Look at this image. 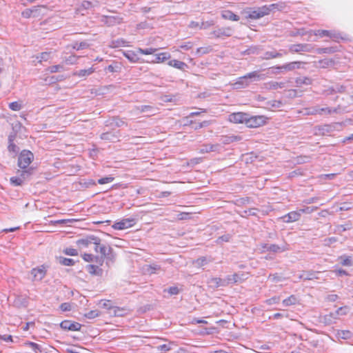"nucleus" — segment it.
Returning a JSON list of instances; mask_svg holds the SVG:
<instances>
[{"instance_id": "nucleus-1", "label": "nucleus", "mask_w": 353, "mask_h": 353, "mask_svg": "<svg viewBox=\"0 0 353 353\" xmlns=\"http://www.w3.org/2000/svg\"><path fill=\"white\" fill-rule=\"evenodd\" d=\"M94 250L97 253H100L101 256H95V262L102 265L104 259L113 261L115 254L113 253V249L110 245L101 243V239L99 238V244H94Z\"/></svg>"}, {"instance_id": "nucleus-2", "label": "nucleus", "mask_w": 353, "mask_h": 353, "mask_svg": "<svg viewBox=\"0 0 353 353\" xmlns=\"http://www.w3.org/2000/svg\"><path fill=\"white\" fill-rule=\"evenodd\" d=\"M261 75L258 72L254 71L247 74L239 77L237 81L233 84L235 89H242L250 85L252 81H259L261 79Z\"/></svg>"}, {"instance_id": "nucleus-3", "label": "nucleus", "mask_w": 353, "mask_h": 353, "mask_svg": "<svg viewBox=\"0 0 353 353\" xmlns=\"http://www.w3.org/2000/svg\"><path fill=\"white\" fill-rule=\"evenodd\" d=\"M343 127V123L336 122L330 124L318 125L314 128V134L317 136L328 135L334 131H339Z\"/></svg>"}, {"instance_id": "nucleus-4", "label": "nucleus", "mask_w": 353, "mask_h": 353, "mask_svg": "<svg viewBox=\"0 0 353 353\" xmlns=\"http://www.w3.org/2000/svg\"><path fill=\"white\" fill-rule=\"evenodd\" d=\"M266 8L261 7H253L246 8L242 11V14L244 15L245 18L248 19L256 20L266 16Z\"/></svg>"}, {"instance_id": "nucleus-5", "label": "nucleus", "mask_w": 353, "mask_h": 353, "mask_svg": "<svg viewBox=\"0 0 353 353\" xmlns=\"http://www.w3.org/2000/svg\"><path fill=\"white\" fill-rule=\"evenodd\" d=\"M34 159V154L32 152L23 150L18 157L17 165L21 169L30 168L29 165Z\"/></svg>"}, {"instance_id": "nucleus-6", "label": "nucleus", "mask_w": 353, "mask_h": 353, "mask_svg": "<svg viewBox=\"0 0 353 353\" xmlns=\"http://www.w3.org/2000/svg\"><path fill=\"white\" fill-rule=\"evenodd\" d=\"M268 118L263 115L251 116L248 114L246 120V126L248 128H259L266 123Z\"/></svg>"}, {"instance_id": "nucleus-7", "label": "nucleus", "mask_w": 353, "mask_h": 353, "mask_svg": "<svg viewBox=\"0 0 353 353\" xmlns=\"http://www.w3.org/2000/svg\"><path fill=\"white\" fill-rule=\"evenodd\" d=\"M234 29L232 27H216L210 32L211 37L224 38L229 37L232 35Z\"/></svg>"}, {"instance_id": "nucleus-8", "label": "nucleus", "mask_w": 353, "mask_h": 353, "mask_svg": "<svg viewBox=\"0 0 353 353\" xmlns=\"http://www.w3.org/2000/svg\"><path fill=\"white\" fill-rule=\"evenodd\" d=\"M99 237L94 235H86L76 241L79 248H88L90 244H99Z\"/></svg>"}, {"instance_id": "nucleus-9", "label": "nucleus", "mask_w": 353, "mask_h": 353, "mask_svg": "<svg viewBox=\"0 0 353 353\" xmlns=\"http://www.w3.org/2000/svg\"><path fill=\"white\" fill-rule=\"evenodd\" d=\"M261 248L264 251L272 253H280L289 250L288 245L286 243L281 245L263 243L261 245Z\"/></svg>"}, {"instance_id": "nucleus-10", "label": "nucleus", "mask_w": 353, "mask_h": 353, "mask_svg": "<svg viewBox=\"0 0 353 353\" xmlns=\"http://www.w3.org/2000/svg\"><path fill=\"white\" fill-rule=\"evenodd\" d=\"M48 266L41 265L37 268H32L30 274L32 276V281H40L46 275Z\"/></svg>"}, {"instance_id": "nucleus-11", "label": "nucleus", "mask_w": 353, "mask_h": 353, "mask_svg": "<svg viewBox=\"0 0 353 353\" xmlns=\"http://www.w3.org/2000/svg\"><path fill=\"white\" fill-rule=\"evenodd\" d=\"M314 50V47L308 43H297L289 46V52L290 53H300L301 52H311Z\"/></svg>"}, {"instance_id": "nucleus-12", "label": "nucleus", "mask_w": 353, "mask_h": 353, "mask_svg": "<svg viewBox=\"0 0 353 353\" xmlns=\"http://www.w3.org/2000/svg\"><path fill=\"white\" fill-rule=\"evenodd\" d=\"M248 272L234 273L226 276L228 285L230 283H241L248 278Z\"/></svg>"}, {"instance_id": "nucleus-13", "label": "nucleus", "mask_w": 353, "mask_h": 353, "mask_svg": "<svg viewBox=\"0 0 353 353\" xmlns=\"http://www.w3.org/2000/svg\"><path fill=\"white\" fill-rule=\"evenodd\" d=\"M136 223L134 219H124L120 221L116 222L112 225L114 230H122L133 226Z\"/></svg>"}, {"instance_id": "nucleus-14", "label": "nucleus", "mask_w": 353, "mask_h": 353, "mask_svg": "<svg viewBox=\"0 0 353 353\" xmlns=\"http://www.w3.org/2000/svg\"><path fill=\"white\" fill-rule=\"evenodd\" d=\"M60 327L64 330L80 331L82 325L78 322L64 320L61 322Z\"/></svg>"}, {"instance_id": "nucleus-15", "label": "nucleus", "mask_w": 353, "mask_h": 353, "mask_svg": "<svg viewBox=\"0 0 353 353\" xmlns=\"http://www.w3.org/2000/svg\"><path fill=\"white\" fill-rule=\"evenodd\" d=\"M248 114L244 112H236L230 115V121L234 123H246Z\"/></svg>"}, {"instance_id": "nucleus-16", "label": "nucleus", "mask_w": 353, "mask_h": 353, "mask_svg": "<svg viewBox=\"0 0 353 353\" xmlns=\"http://www.w3.org/2000/svg\"><path fill=\"white\" fill-rule=\"evenodd\" d=\"M301 218V212L298 211H292L287 214L280 217L279 219L282 220L284 223H292L296 221H299Z\"/></svg>"}, {"instance_id": "nucleus-17", "label": "nucleus", "mask_w": 353, "mask_h": 353, "mask_svg": "<svg viewBox=\"0 0 353 353\" xmlns=\"http://www.w3.org/2000/svg\"><path fill=\"white\" fill-rule=\"evenodd\" d=\"M120 137V132L119 130L116 132L108 131L102 133L100 135V138L102 140L108 141L110 142H114L116 140H118Z\"/></svg>"}, {"instance_id": "nucleus-18", "label": "nucleus", "mask_w": 353, "mask_h": 353, "mask_svg": "<svg viewBox=\"0 0 353 353\" xmlns=\"http://www.w3.org/2000/svg\"><path fill=\"white\" fill-rule=\"evenodd\" d=\"M221 145L219 143L216 144H203L199 150V152L201 154L208 153L210 152H219L221 150Z\"/></svg>"}, {"instance_id": "nucleus-19", "label": "nucleus", "mask_w": 353, "mask_h": 353, "mask_svg": "<svg viewBox=\"0 0 353 353\" xmlns=\"http://www.w3.org/2000/svg\"><path fill=\"white\" fill-rule=\"evenodd\" d=\"M123 19L119 16H103L102 21L108 26H113L122 22Z\"/></svg>"}, {"instance_id": "nucleus-20", "label": "nucleus", "mask_w": 353, "mask_h": 353, "mask_svg": "<svg viewBox=\"0 0 353 353\" xmlns=\"http://www.w3.org/2000/svg\"><path fill=\"white\" fill-rule=\"evenodd\" d=\"M34 171L35 168L31 166L26 169H21V170H18L17 174L24 182L25 181L28 180L30 178V176L34 174Z\"/></svg>"}, {"instance_id": "nucleus-21", "label": "nucleus", "mask_w": 353, "mask_h": 353, "mask_svg": "<svg viewBox=\"0 0 353 353\" xmlns=\"http://www.w3.org/2000/svg\"><path fill=\"white\" fill-rule=\"evenodd\" d=\"M137 110L141 112L146 113V116L150 117L157 113V108L152 105H143L137 107Z\"/></svg>"}, {"instance_id": "nucleus-22", "label": "nucleus", "mask_w": 353, "mask_h": 353, "mask_svg": "<svg viewBox=\"0 0 353 353\" xmlns=\"http://www.w3.org/2000/svg\"><path fill=\"white\" fill-rule=\"evenodd\" d=\"M208 283L212 288H217L219 287H225L228 285L226 278L225 279H222L221 278H211L208 281Z\"/></svg>"}, {"instance_id": "nucleus-23", "label": "nucleus", "mask_w": 353, "mask_h": 353, "mask_svg": "<svg viewBox=\"0 0 353 353\" xmlns=\"http://www.w3.org/2000/svg\"><path fill=\"white\" fill-rule=\"evenodd\" d=\"M314 34L316 36H319L321 37H328L330 38H333V39H339V34H337L332 31L325 30H316L314 32Z\"/></svg>"}, {"instance_id": "nucleus-24", "label": "nucleus", "mask_w": 353, "mask_h": 353, "mask_svg": "<svg viewBox=\"0 0 353 353\" xmlns=\"http://www.w3.org/2000/svg\"><path fill=\"white\" fill-rule=\"evenodd\" d=\"M85 269L87 272L92 275L101 276L103 274V270L96 265H87Z\"/></svg>"}, {"instance_id": "nucleus-25", "label": "nucleus", "mask_w": 353, "mask_h": 353, "mask_svg": "<svg viewBox=\"0 0 353 353\" xmlns=\"http://www.w3.org/2000/svg\"><path fill=\"white\" fill-rule=\"evenodd\" d=\"M112 125H114V126L117 128L121 127L123 125H128V124L124 121L117 117H114L111 119V120L105 121L106 126Z\"/></svg>"}, {"instance_id": "nucleus-26", "label": "nucleus", "mask_w": 353, "mask_h": 353, "mask_svg": "<svg viewBox=\"0 0 353 353\" xmlns=\"http://www.w3.org/2000/svg\"><path fill=\"white\" fill-rule=\"evenodd\" d=\"M317 272H315L314 271L303 272L299 276V279L305 281L319 279V278L317 276Z\"/></svg>"}, {"instance_id": "nucleus-27", "label": "nucleus", "mask_w": 353, "mask_h": 353, "mask_svg": "<svg viewBox=\"0 0 353 353\" xmlns=\"http://www.w3.org/2000/svg\"><path fill=\"white\" fill-rule=\"evenodd\" d=\"M316 64L317 68H327L329 67L333 66L334 61L332 59H323L317 61Z\"/></svg>"}, {"instance_id": "nucleus-28", "label": "nucleus", "mask_w": 353, "mask_h": 353, "mask_svg": "<svg viewBox=\"0 0 353 353\" xmlns=\"http://www.w3.org/2000/svg\"><path fill=\"white\" fill-rule=\"evenodd\" d=\"M221 17L224 19H228V20L234 21H238L240 19L238 15H236V14H234V12H232L230 10L223 11L221 13Z\"/></svg>"}, {"instance_id": "nucleus-29", "label": "nucleus", "mask_w": 353, "mask_h": 353, "mask_svg": "<svg viewBox=\"0 0 353 353\" xmlns=\"http://www.w3.org/2000/svg\"><path fill=\"white\" fill-rule=\"evenodd\" d=\"M94 72V69L91 67L88 69H83L80 70L74 71L72 74L73 76H77L79 77H84L90 75Z\"/></svg>"}, {"instance_id": "nucleus-30", "label": "nucleus", "mask_w": 353, "mask_h": 353, "mask_svg": "<svg viewBox=\"0 0 353 353\" xmlns=\"http://www.w3.org/2000/svg\"><path fill=\"white\" fill-rule=\"evenodd\" d=\"M295 83L297 86H301L302 85H308L312 84V80L307 77H300L296 79Z\"/></svg>"}, {"instance_id": "nucleus-31", "label": "nucleus", "mask_w": 353, "mask_h": 353, "mask_svg": "<svg viewBox=\"0 0 353 353\" xmlns=\"http://www.w3.org/2000/svg\"><path fill=\"white\" fill-rule=\"evenodd\" d=\"M168 65L182 70H184L185 68L187 67V64L185 63L176 59L170 61L168 62Z\"/></svg>"}, {"instance_id": "nucleus-32", "label": "nucleus", "mask_w": 353, "mask_h": 353, "mask_svg": "<svg viewBox=\"0 0 353 353\" xmlns=\"http://www.w3.org/2000/svg\"><path fill=\"white\" fill-rule=\"evenodd\" d=\"M273 69L277 70V71L275 72V73H279L281 72L282 70H284L285 71H292L294 70V64H292V62L285 63L283 65L276 66L273 68Z\"/></svg>"}, {"instance_id": "nucleus-33", "label": "nucleus", "mask_w": 353, "mask_h": 353, "mask_svg": "<svg viewBox=\"0 0 353 353\" xmlns=\"http://www.w3.org/2000/svg\"><path fill=\"white\" fill-rule=\"evenodd\" d=\"M340 263L343 266H352L353 265V260L351 256H341L339 258Z\"/></svg>"}, {"instance_id": "nucleus-34", "label": "nucleus", "mask_w": 353, "mask_h": 353, "mask_svg": "<svg viewBox=\"0 0 353 353\" xmlns=\"http://www.w3.org/2000/svg\"><path fill=\"white\" fill-rule=\"evenodd\" d=\"M59 263L65 266H72L75 264V261L72 259L65 258L63 256H59L57 258Z\"/></svg>"}, {"instance_id": "nucleus-35", "label": "nucleus", "mask_w": 353, "mask_h": 353, "mask_svg": "<svg viewBox=\"0 0 353 353\" xmlns=\"http://www.w3.org/2000/svg\"><path fill=\"white\" fill-rule=\"evenodd\" d=\"M241 140V137L237 136H224L221 138V141L223 144H230L234 141Z\"/></svg>"}, {"instance_id": "nucleus-36", "label": "nucleus", "mask_w": 353, "mask_h": 353, "mask_svg": "<svg viewBox=\"0 0 353 353\" xmlns=\"http://www.w3.org/2000/svg\"><path fill=\"white\" fill-rule=\"evenodd\" d=\"M335 52H336L335 47L319 48L316 50V52L318 54H332Z\"/></svg>"}, {"instance_id": "nucleus-37", "label": "nucleus", "mask_w": 353, "mask_h": 353, "mask_svg": "<svg viewBox=\"0 0 353 353\" xmlns=\"http://www.w3.org/2000/svg\"><path fill=\"white\" fill-rule=\"evenodd\" d=\"M338 109L337 108H332L329 107L325 108H320L319 107V114L320 115H324V114H332L333 113H337Z\"/></svg>"}, {"instance_id": "nucleus-38", "label": "nucleus", "mask_w": 353, "mask_h": 353, "mask_svg": "<svg viewBox=\"0 0 353 353\" xmlns=\"http://www.w3.org/2000/svg\"><path fill=\"white\" fill-rule=\"evenodd\" d=\"M110 314L114 316H123L126 314V310L123 307L115 306Z\"/></svg>"}, {"instance_id": "nucleus-39", "label": "nucleus", "mask_w": 353, "mask_h": 353, "mask_svg": "<svg viewBox=\"0 0 353 353\" xmlns=\"http://www.w3.org/2000/svg\"><path fill=\"white\" fill-rule=\"evenodd\" d=\"M277 51L276 50H273L272 51H267L263 53V56L262 57L263 59H271L278 58Z\"/></svg>"}, {"instance_id": "nucleus-40", "label": "nucleus", "mask_w": 353, "mask_h": 353, "mask_svg": "<svg viewBox=\"0 0 353 353\" xmlns=\"http://www.w3.org/2000/svg\"><path fill=\"white\" fill-rule=\"evenodd\" d=\"M25 345L30 347L35 352H43V349L41 346L36 343L28 341L25 343Z\"/></svg>"}, {"instance_id": "nucleus-41", "label": "nucleus", "mask_w": 353, "mask_h": 353, "mask_svg": "<svg viewBox=\"0 0 353 353\" xmlns=\"http://www.w3.org/2000/svg\"><path fill=\"white\" fill-rule=\"evenodd\" d=\"M268 88L272 90H276L278 88H282L284 87V83L283 82H276V81H270L267 83Z\"/></svg>"}, {"instance_id": "nucleus-42", "label": "nucleus", "mask_w": 353, "mask_h": 353, "mask_svg": "<svg viewBox=\"0 0 353 353\" xmlns=\"http://www.w3.org/2000/svg\"><path fill=\"white\" fill-rule=\"evenodd\" d=\"M8 150L10 153L17 155L19 151V148L14 142H8Z\"/></svg>"}, {"instance_id": "nucleus-43", "label": "nucleus", "mask_w": 353, "mask_h": 353, "mask_svg": "<svg viewBox=\"0 0 353 353\" xmlns=\"http://www.w3.org/2000/svg\"><path fill=\"white\" fill-rule=\"evenodd\" d=\"M296 297L294 295H291L283 301V304L285 306H290L294 305L296 303Z\"/></svg>"}, {"instance_id": "nucleus-44", "label": "nucleus", "mask_w": 353, "mask_h": 353, "mask_svg": "<svg viewBox=\"0 0 353 353\" xmlns=\"http://www.w3.org/2000/svg\"><path fill=\"white\" fill-rule=\"evenodd\" d=\"M212 50V48L211 46H207V47H201L197 48L196 54L198 56H201L203 54H208Z\"/></svg>"}, {"instance_id": "nucleus-45", "label": "nucleus", "mask_w": 353, "mask_h": 353, "mask_svg": "<svg viewBox=\"0 0 353 353\" xmlns=\"http://www.w3.org/2000/svg\"><path fill=\"white\" fill-rule=\"evenodd\" d=\"M170 58V54L168 52H161L156 55V62H163Z\"/></svg>"}, {"instance_id": "nucleus-46", "label": "nucleus", "mask_w": 353, "mask_h": 353, "mask_svg": "<svg viewBox=\"0 0 353 353\" xmlns=\"http://www.w3.org/2000/svg\"><path fill=\"white\" fill-rule=\"evenodd\" d=\"M10 181L11 184L14 186H21L23 183V181H22V179L20 178V176L19 175H17L16 176L11 177L10 179Z\"/></svg>"}, {"instance_id": "nucleus-47", "label": "nucleus", "mask_w": 353, "mask_h": 353, "mask_svg": "<svg viewBox=\"0 0 353 353\" xmlns=\"http://www.w3.org/2000/svg\"><path fill=\"white\" fill-rule=\"evenodd\" d=\"M352 335V333L349 330H341L338 332L339 337L343 339H349Z\"/></svg>"}, {"instance_id": "nucleus-48", "label": "nucleus", "mask_w": 353, "mask_h": 353, "mask_svg": "<svg viewBox=\"0 0 353 353\" xmlns=\"http://www.w3.org/2000/svg\"><path fill=\"white\" fill-rule=\"evenodd\" d=\"M305 110H306L305 114L307 115L319 114V105L306 108Z\"/></svg>"}, {"instance_id": "nucleus-49", "label": "nucleus", "mask_w": 353, "mask_h": 353, "mask_svg": "<svg viewBox=\"0 0 353 353\" xmlns=\"http://www.w3.org/2000/svg\"><path fill=\"white\" fill-rule=\"evenodd\" d=\"M125 57L131 62L135 63L137 61L139 58L137 57V54H134L132 51H128L125 53H124Z\"/></svg>"}, {"instance_id": "nucleus-50", "label": "nucleus", "mask_w": 353, "mask_h": 353, "mask_svg": "<svg viewBox=\"0 0 353 353\" xmlns=\"http://www.w3.org/2000/svg\"><path fill=\"white\" fill-rule=\"evenodd\" d=\"M268 279L274 283H278V282L283 281L285 280V278L282 277L278 273L270 274V276H268Z\"/></svg>"}, {"instance_id": "nucleus-51", "label": "nucleus", "mask_w": 353, "mask_h": 353, "mask_svg": "<svg viewBox=\"0 0 353 353\" xmlns=\"http://www.w3.org/2000/svg\"><path fill=\"white\" fill-rule=\"evenodd\" d=\"M232 236L230 234H223L216 240L217 244H221L223 242H229Z\"/></svg>"}, {"instance_id": "nucleus-52", "label": "nucleus", "mask_w": 353, "mask_h": 353, "mask_svg": "<svg viewBox=\"0 0 353 353\" xmlns=\"http://www.w3.org/2000/svg\"><path fill=\"white\" fill-rule=\"evenodd\" d=\"M9 108L13 111H19L22 108V105L19 101H14L9 104Z\"/></svg>"}, {"instance_id": "nucleus-53", "label": "nucleus", "mask_w": 353, "mask_h": 353, "mask_svg": "<svg viewBox=\"0 0 353 353\" xmlns=\"http://www.w3.org/2000/svg\"><path fill=\"white\" fill-rule=\"evenodd\" d=\"M352 227V223L348 221L343 225H340L337 226L338 230L340 232H344L348 230H350Z\"/></svg>"}, {"instance_id": "nucleus-54", "label": "nucleus", "mask_w": 353, "mask_h": 353, "mask_svg": "<svg viewBox=\"0 0 353 353\" xmlns=\"http://www.w3.org/2000/svg\"><path fill=\"white\" fill-rule=\"evenodd\" d=\"M318 209V207H305V208H303L302 209H300L299 210V212H301V215L303 214V213H305V214H310L313 212H314L315 210H316Z\"/></svg>"}, {"instance_id": "nucleus-55", "label": "nucleus", "mask_w": 353, "mask_h": 353, "mask_svg": "<svg viewBox=\"0 0 353 353\" xmlns=\"http://www.w3.org/2000/svg\"><path fill=\"white\" fill-rule=\"evenodd\" d=\"M338 241L336 237L332 236L326 238L323 240V244L325 246H330L332 243H336Z\"/></svg>"}, {"instance_id": "nucleus-56", "label": "nucleus", "mask_w": 353, "mask_h": 353, "mask_svg": "<svg viewBox=\"0 0 353 353\" xmlns=\"http://www.w3.org/2000/svg\"><path fill=\"white\" fill-rule=\"evenodd\" d=\"M63 253L69 256H77L78 252L76 249L68 248L63 250Z\"/></svg>"}, {"instance_id": "nucleus-57", "label": "nucleus", "mask_w": 353, "mask_h": 353, "mask_svg": "<svg viewBox=\"0 0 353 353\" xmlns=\"http://www.w3.org/2000/svg\"><path fill=\"white\" fill-rule=\"evenodd\" d=\"M139 51L142 54H152L157 51L156 48H149L145 49L139 48Z\"/></svg>"}, {"instance_id": "nucleus-58", "label": "nucleus", "mask_w": 353, "mask_h": 353, "mask_svg": "<svg viewBox=\"0 0 353 353\" xmlns=\"http://www.w3.org/2000/svg\"><path fill=\"white\" fill-rule=\"evenodd\" d=\"M278 4L276 3H272V4H270V5H265V6H263V8H267V10H266V15H268L270 14V12L273 10H274L275 9L278 8Z\"/></svg>"}, {"instance_id": "nucleus-59", "label": "nucleus", "mask_w": 353, "mask_h": 353, "mask_svg": "<svg viewBox=\"0 0 353 353\" xmlns=\"http://www.w3.org/2000/svg\"><path fill=\"white\" fill-rule=\"evenodd\" d=\"M114 180V177H112L110 176H105V177H103V178H101V179H99L97 181V183L99 184H105V183H111Z\"/></svg>"}, {"instance_id": "nucleus-60", "label": "nucleus", "mask_w": 353, "mask_h": 353, "mask_svg": "<svg viewBox=\"0 0 353 353\" xmlns=\"http://www.w3.org/2000/svg\"><path fill=\"white\" fill-rule=\"evenodd\" d=\"M164 292H168L170 295H176L179 293V289L176 286H172L168 289H165Z\"/></svg>"}, {"instance_id": "nucleus-61", "label": "nucleus", "mask_w": 353, "mask_h": 353, "mask_svg": "<svg viewBox=\"0 0 353 353\" xmlns=\"http://www.w3.org/2000/svg\"><path fill=\"white\" fill-rule=\"evenodd\" d=\"M259 211V210L257 208H250L248 210L243 211V213L245 216H257V212Z\"/></svg>"}, {"instance_id": "nucleus-62", "label": "nucleus", "mask_w": 353, "mask_h": 353, "mask_svg": "<svg viewBox=\"0 0 353 353\" xmlns=\"http://www.w3.org/2000/svg\"><path fill=\"white\" fill-rule=\"evenodd\" d=\"M99 314V312L97 310H91L88 313L85 314V317L92 319L97 317Z\"/></svg>"}, {"instance_id": "nucleus-63", "label": "nucleus", "mask_w": 353, "mask_h": 353, "mask_svg": "<svg viewBox=\"0 0 353 353\" xmlns=\"http://www.w3.org/2000/svg\"><path fill=\"white\" fill-rule=\"evenodd\" d=\"M63 70V65H54L49 68V71L52 73L58 72Z\"/></svg>"}, {"instance_id": "nucleus-64", "label": "nucleus", "mask_w": 353, "mask_h": 353, "mask_svg": "<svg viewBox=\"0 0 353 353\" xmlns=\"http://www.w3.org/2000/svg\"><path fill=\"white\" fill-rule=\"evenodd\" d=\"M77 59H78V57L77 56L71 55L65 59V63L67 64H70V65L75 64L77 62Z\"/></svg>"}]
</instances>
